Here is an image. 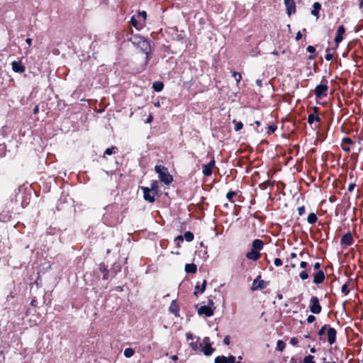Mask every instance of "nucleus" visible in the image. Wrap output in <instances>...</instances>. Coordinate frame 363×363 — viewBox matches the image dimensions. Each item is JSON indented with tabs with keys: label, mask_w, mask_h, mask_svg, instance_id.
<instances>
[{
	"label": "nucleus",
	"mask_w": 363,
	"mask_h": 363,
	"mask_svg": "<svg viewBox=\"0 0 363 363\" xmlns=\"http://www.w3.org/2000/svg\"><path fill=\"white\" fill-rule=\"evenodd\" d=\"M125 38L126 40L131 42L137 48H140L142 52L145 53L146 60H149L151 46L147 39L140 35L133 34V30L131 28L127 30L125 35Z\"/></svg>",
	"instance_id": "nucleus-1"
},
{
	"label": "nucleus",
	"mask_w": 363,
	"mask_h": 363,
	"mask_svg": "<svg viewBox=\"0 0 363 363\" xmlns=\"http://www.w3.org/2000/svg\"><path fill=\"white\" fill-rule=\"evenodd\" d=\"M155 171L158 174L160 180L165 185H169L173 182V177L169 173L166 167L162 165H156Z\"/></svg>",
	"instance_id": "nucleus-2"
},
{
	"label": "nucleus",
	"mask_w": 363,
	"mask_h": 363,
	"mask_svg": "<svg viewBox=\"0 0 363 363\" xmlns=\"http://www.w3.org/2000/svg\"><path fill=\"white\" fill-rule=\"evenodd\" d=\"M329 89L328 79L323 77L320 84L317 85L313 91L317 99H321L328 95Z\"/></svg>",
	"instance_id": "nucleus-3"
},
{
	"label": "nucleus",
	"mask_w": 363,
	"mask_h": 363,
	"mask_svg": "<svg viewBox=\"0 0 363 363\" xmlns=\"http://www.w3.org/2000/svg\"><path fill=\"white\" fill-rule=\"evenodd\" d=\"M309 308L311 313L319 314L322 311V307L319 303V299L316 296H312L310 299Z\"/></svg>",
	"instance_id": "nucleus-4"
},
{
	"label": "nucleus",
	"mask_w": 363,
	"mask_h": 363,
	"mask_svg": "<svg viewBox=\"0 0 363 363\" xmlns=\"http://www.w3.org/2000/svg\"><path fill=\"white\" fill-rule=\"evenodd\" d=\"M354 240L350 232L344 234L340 240V245L342 248H345L348 246L353 245Z\"/></svg>",
	"instance_id": "nucleus-5"
},
{
	"label": "nucleus",
	"mask_w": 363,
	"mask_h": 363,
	"mask_svg": "<svg viewBox=\"0 0 363 363\" xmlns=\"http://www.w3.org/2000/svg\"><path fill=\"white\" fill-rule=\"evenodd\" d=\"M260 279H261V276L259 275L253 280V282H252V284L251 286L252 291H257L259 289H264V288H266L267 283L264 280Z\"/></svg>",
	"instance_id": "nucleus-6"
},
{
	"label": "nucleus",
	"mask_w": 363,
	"mask_h": 363,
	"mask_svg": "<svg viewBox=\"0 0 363 363\" xmlns=\"http://www.w3.org/2000/svg\"><path fill=\"white\" fill-rule=\"evenodd\" d=\"M345 33V28L343 25L340 26L337 28L336 35L335 37L334 41L335 43V49H337L339 46V44L343 40V35Z\"/></svg>",
	"instance_id": "nucleus-7"
},
{
	"label": "nucleus",
	"mask_w": 363,
	"mask_h": 363,
	"mask_svg": "<svg viewBox=\"0 0 363 363\" xmlns=\"http://www.w3.org/2000/svg\"><path fill=\"white\" fill-rule=\"evenodd\" d=\"M337 330L333 327H328L327 330V341L330 345H333L336 342Z\"/></svg>",
	"instance_id": "nucleus-8"
},
{
	"label": "nucleus",
	"mask_w": 363,
	"mask_h": 363,
	"mask_svg": "<svg viewBox=\"0 0 363 363\" xmlns=\"http://www.w3.org/2000/svg\"><path fill=\"white\" fill-rule=\"evenodd\" d=\"M313 113H311L308 116V123L310 125H312L314 122H320L321 119L318 115V111L319 110V108L317 106H314L313 108Z\"/></svg>",
	"instance_id": "nucleus-9"
},
{
	"label": "nucleus",
	"mask_w": 363,
	"mask_h": 363,
	"mask_svg": "<svg viewBox=\"0 0 363 363\" xmlns=\"http://www.w3.org/2000/svg\"><path fill=\"white\" fill-rule=\"evenodd\" d=\"M142 190L143 191V198L145 201H149L150 203H154L155 201V194L150 191V188L143 186Z\"/></svg>",
	"instance_id": "nucleus-10"
},
{
	"label": "nucleus",
	"mask_w": 363,
	"mask_h": 363,
	"mask_svg": "<svg viewBox=\"0 0 363 363\" xmlns=\"http://www.w3.org/2000/svg\"><path fill=\"white\" fill-rule=\"evenodd\" d=\"M286 9V13L289 16L296 13V4L294 0H284Z\"/></svg>",
	"instance_id": "nucleus-11"
},
{
	"label": "nucleus",
	"mask_w": 363,
	"mask_h": 363,
	"mask_svg": "<svg viewBox=\"0 0 363 363\" xmlns=\"http://www.w3.org/2000/svg\"><path fill=\"white\" fill-rule=\"evenodd\" d=\"M214 309L209 306H202L198 309L199 315H205L206 317H211L214 313Z\"/></svg>",
	"instance_id": "nucleus-12"
},
{
	"label": "nucleus",
	"mask_w": 363,
	"mask_h": 363,
	"mask_svg": "<svg viewBox=\"0 0 363 363\" xmlns=\"http://www.w3.org/2000/svg\"><path fill=\"white\" fill-rule=\"evenodd\" d=\"M354 141L349 137L343 138L342 140L341 147L343 151L350 152L351 151L350 145H354Z\"/></svg>",
	"instance_id": "nucleus-13"
},
{
	"label": "nucleus",
	"mask_w": 363,
	"mask_h": 363,
	"mask_svg": "<svg viewBox=\"0 0 363 363\" xmlns=\"http://www.w3.org/2000/svg\"><path fill=\"white\" fill-rule=\"evenodd\" d=\"M11 67L12 70L16 73H23L26 71V67L22 64L21 60L12 62Z\"/></svg>",
	"instance_id": "nucleus-14"
},
{
	"label": "nucleus",
	"mask_w": 363,
	"mask_h": 363,
	"mask_svg": "<svg viewBox=\"0 0 363 363\" xmlns=\"http://www.w3.org/2000/svg\"><path fill=\"white\" fill-rule=\"evenodd\" d=\"M325 279V273L323 270L319 269L316 273L313 275V283L315 284H320L323 282Z\"/></svg>",
	"instance_id": "nucleus-15"
},
{
	"label": "nucleus",
	"mask_w": 363,
	"mask_h": 363,
	"mask_svg": "<svg viewBox=\"0 0 363 363\" xmlns=\"http://www.w3.org/2000/svg\"><path fill=\"white\" fill-rule=\"evenodd\" d=\"M179 306L177 302V300H173L169 307V311L177 318L179 316Z\"/></svg>",
	"instance_id": "nucleus-16"
},
{
	"label": "nucleus",
	"mask_w": 363,
	"mask_h": 363,
	"mask_svg": "<svg viewBox=\"0 0 363 363\" xmlns=\"http://www.w3.org/2000/svg\"><path fill=\"white\" fill-rule=\"evenodd\" d=\"M99 270L103 274L104 280L108 279L109 269H108V266L104 262H101L99 264Z\"/></svg>",
	"instance_id": "nucleus-17"
},
{
	"label": "nucleus",
	"mask_w": 363,
	"mask_h": 363,
	"mask_svg": "<svg viewBox=\"0 0 363 363\" xmlns=\"http://www.w3.org/2000/svg\"><path fill=\"white\" fill-rule=\"evenodd\" d=\"M261 254L259 251L252 249L250 252H247L246 257L248 259L257 261L260 258Z\"/></svg>",
	"instance_id": "nucleus-18"
},
{
	"label": "nucleus",
	"mask_w": 363,
	"mask_h": 363,
	"mask_svg": "<svg viewBox=\"0 0 363 363\" xmlns=\"http://www.w3.org/2000/svg\"><path fill=\"white\" fill-rule=\"evenodd\" d=\"M206 280H203L202 284L200 285L198 282L195 286L194 295L198 296L199 294H203L206 289Z\"/></svg>",
	"instance_id": "nucleus-19"
},
{
	"label": "nucleus",
	"mask_w": 363,
	"mask_h": 363,
	"mask_svg": "<svg viewBox=\"0 0 363 363\" xmlns=\"http://www.w3.org/2000/svg\"><path fill=\"white\" fill-rule=\"evenodd\" d=\"M321 4L319 2H314L313 4V9L311 11V15L315 16L316 18H319V12L321 9Z\"/></svg>",
	"instance_id": "nucleus-20"
},
{
	"label": "nucleus",
	"mask_w": 363,
	"mask_h": 363,
	"mask_svg": "<svg viewBox=\"0 0 363 363\" xmlns=\"http://www.w3.org/2000/svg\"><path fill=\"white\" fill-rule=\"evenodd\" d=\"M252 249L259 251L262 250L264 247V242L260 239H255L252 242Z\"/></svg>",
	"instance_id": "nucleus-21"
},
{
	"label": "nucleus",
	"mask_w": 363,
	"mask_h": 363,
	"mask_svg": "<svg viewBox=\"0 0 363 363\" xmlns=\"http://www.w3.org/2000/svg\"><path fill=\"white\" fill-rule=\"evenodd\" d=\"M121 271V264L115 262L111 269V276L115 277L117 274V273L120 272Z\"/></svg>",
	"instance_id": "nucleus-22"
},
{
	"label": "nucleus",
	"mask_w": 363,
	"mask_h": 363,
	"mask_svg": "<svg viewBox=\"0 0 363 363\" xmlns=\"http://www.w3.org/2000/svg\"><path fill=\"white\" fill-rule=\"evenodd\" d=\"M152 89L155 91L160 92L164 89V84L160 81H156L152 84Z\"/></svg>",
	"instance_id": "nucleus-23"
},
{
	"label": "nucleus",
	"mask_w": 363,
	"mask_h": 363,
	"mask_svg": "<svg viewBox=\"0 0 363 363\" xmlns=\"http://www.w3.org/2000/svg\"><path fill=\"white\" fill-rule=\"evenodd\" d=\"M196 270H197V267L194 263H192V264H186L185 265V272L186 273L194 274V273L196 272Z\"/></svg>",
	"instance_id": "nucleus-24"
},
{
	"label": "nucleus",
	"mask_w": 363,
	"mask_h": 363,
	"mask_svg": "<svg viewBox=\"0 0 363 363\" xmlns=\"http://www.w3.org/2000/svg\"><path fill=\"white\" fill-rule=\"evenodd\" d=\"M335 48H328L325 50L326 52V55L325 56V59L327 60V61H330L333 60V52H335Z\"/></svg>",
	"instance_id": "nucleus-25"
},
{
	"label": "nucleus",
	"mask_w": 363,
	"mask_h": 363,
	"mask_svg": "<svg viewBox=\"0 0 363 363\" xmlns=\"http://www.w3.org/2000/svg\"><path fill=\"white\" fill-rule=\"evenodd\" d=\"M130 23L133 26H134L137 29H140L143 27V23H140L137 20L135 16H133L130 18Z\"/></svg>",
	"instance_id": "nucleus-26"
},
{
	"label": "nucleus",
	"mask_w": 363,
	"mask_h": 363,
	"mask_svg": "<svg viewBox=\"0 0 363 363\" xmlns=\"http://www.w3.org/2000/svg\"><path fill=\"white\" fill-rule=\"evenodd\" d=\"M215 351V349L212 347L211 345H204L203 348V352L206 356H210Z\"/></svg>",
	"instance_id": "nucleus-27"
},
{
	"label": "nucleus",
	"mask_w": 363,
	"mask_h": 363,
	"mask_svg": "<svg viewBox=\"0 0 363 363\" xmlns=\"http://www.w3.org/2000/svg\"><path fill=\"white\" fill-rule=\"evenodd\" d=\"M212 168L208 166V164H203L202 173L206 177H209L212 174Z\"/></svg>",
	"instance_id": "nucleus-28"
},
{
	"label": "nucleus",
	"mask_w": 363,
	"mask_h": 363,
	"mask_svg": "<svg viewBox=\"0 0 363 363\" xmlns=\"http://www.w3.org/2000/svg\"><path fill=\"white\" fill-rule=\"evenodd\" d=\"M150 191L154 193L155 195L158 196V191H159V185L157 181H152L151 183V186L150 188Z\"/></svg>",
	"instance_id": "nucleus-29"
},
{
	"label": "nucleus",
	"mask_w": 363,
	"mask_h": 363,
	"mask_svg": "<svg viewBox=\"0 0 363 363\" xmlns=\"http://www.w3.org/2000/svg\"><path fill=\"white\" fill-rule=\"evenodd\" d=\"M318 220V217L316 216L315 213H311L308 216V218H307V221L308 223L310 224H314L317 222Z\"/></svg>",
	"instance_id": "nucleus-30"
},
{
	"label": "nucleus",
	"mask_w": 363,
	"mask_h": 363,
	"mask_svg": "<svg viewBox=\"0 0 363 363\" xmlns=\"http://www.w3.org/2000/svg\"><path fill=\"white\" fill-rule=\"evenodd\" d=\"M237 194L238 192L236 191H229L226 194V198L230 203H235L234 197L237 196Z\"/></svg>",
	"instance_id": "nucleus-31"
},
{
	"label": "nucleus",
	"mask_w": 363,
	"mask_h": 363,
	"mask_svg": "<svg viewBox=\"0 0 363 363\" xmlns=\"http://www.w3.org/2000/svg\"><path fill=\"white\" fill-rule=\"evenodd\" d=\"M118 148L116 146H112L111 147L106 148L104 153V157H105V155H111L112 154L116 152V150H117Z\"/></svg>",
	"instance_id": "nucleus-32"
},
{
	"label": "nucleus",
	"mask_w": 363,
	"mask_h": 363,
	"mask_svg": "<svg viewBox=\"0 0 363 363\" xmlns=\"http://www.w3.org/2000/svg\"><path fill=\"white\" fill-rule=\"evenodd\" d=\"M135 354V351L133 348L128 347L125 349L123 354L125 357L130 358L133 357Z\"/></svg>",
	"instance_id": "nucleus-33"
},
{
	"label": "nucleus",
	"mask_w": 363,
	"mask_h": 363,
	"mask_svg": "<svg viewBox=\"0 0 363 363\" xmlns=\"http://www.w3.org/2000/svg\"><path fill=\"white\" fill-rule=\"evenodd\" d=\"M183 236L184 239H185L187 242H191L194 238V234L190 231L185 232Z\"/></svg>",
	"instance_id": "nucleus-34"
},
{
	"label": "nucleus",
	"mask_w": 363,
	"mask_h": 363,
	"mask_svg": "<svg viewBox=\"0 0 363 363\" xmlns=\"http://www.w3.org/2000/svg\"><path fill=\"white\" fill-rule=\"evenodd\" d=\"M233 123L235 124L234 130L235 131H239L243 128V123L241 121H238L235 119L233 121Z\"/></svg>",
	"instance_id": "nucleus-35"
},
{
	"label": "nucleus",
	"mask_w": 363,
	"mask_h": 363,
	"mask_svg": "<svg viewBox=\"0 0 363 363\" xmlns=\"http://www.w3.org/2000/svg\"><path fill=\"white\" fill-rule=\"evenodd\" d=\"M285 347L286 343L283 340H279L277 342V350L283 352Z\"/></svg>",
	"instance_id": "nucleus-36"
},
{
	"label": "nucleus",
	"mask_w": 363,
	"mask_h": 363,
	"mask_svg": "<svg viewBox=\"0 0 363 363\" xmlns=\"http://www.w3.org/2000/svg\"><path fill=\"white\" fill-rule=\"evenodd\" d=\"M328 327H330V325H327V324H325L324 325H323L318 332V335L323 336V335H325V332L328 329Z\"/></svg>",
	"instance_id": "nucleus-37"
},
{
	"label": "nucleus",
	"mask_w": 363,
	"mask_h": 363,
	"mask_svg": "<svg viewBox=\"0 0 363 363\" xmlns=\"http://www.w3.org/2000/svg\"><path fill=\"white\" fill-rule=\"evenodd\" d=\"M313 359L314 357L313 355L308 354L304 357L303 362L301 363H315Z\"/></svg>",
	"instance_id": "nucleus-38"
},
{
	"label": "nucleus",
	"mask_w": 363,
	"mask_h": 363,
	"mask_svg": "<svg viewBox=\"0 0 363 363\" xmlns=\"http://www.w3.org/2000/svg\"><path fill=\"white\" fill-rule=\"evenodd\" d=\"M138 18H142L143 23H145L147 18V13L145 11H139L137 14Z\"/></svg>",
	"instance_id": "nucleus-39"
},
{
	"label": "nucleus",
	"mask_w": 363,
	"mask_h": 363,
	"mask_svg": "<svg viewBox=\"0 0 363 363\" xmlns=\"http://www.w3.org/2000/svg\"><path fill=\"white\" fill-rule=\"evenodd\" d=\"M214 363H227L225 356H218L215 358Z\"/></svg>",
	"instance_id": "nucleus-40"
},
{
	"label": "nucleus",
	"mask_w": 363,
	"mask_h": 363,
	"mask_svg": "<svg viewBox=\"0 0 363 363\" xmlns=\"http://www.w3.org/2000/svg\"><path fill=\"white\" fill-rule=\"evenodd\" d=\"M341 291L345 296H347L350 293V290L348 289V284L347 283H345L342 286Z\"/></svg>",
	"instance_id": "nucleus-41"
},
{
	"label": "nucleus",
	"mask_w": 363,
	"mask_h": 363,
	"mask_svg": "<svg viewBox=\"0 0 363 363\" xmlns=\"http://www.w3.org/2000/svg\"><path fill=\"white\" fill-rule=\"evenodd\" d=\"M233 77H234L235 80L236 81L237 84H238L240 80L242 79V75L240 72H233Z\"/></svg>",
	"instance_id": "nucleus-42"
},
{
	"label": "nucleus",
	"mask_w": 363,
	"mask_h": 363,
	"mask_svg": "<svg viewBox=\"0 0 363 363\" xmlns=\"http://www.w3.org/2000/svg\"><path fill=\"white\" fill-rule=\"evenodd\" d=\"M308 273L306 270H303V271H301L300 273H299V277L302 279V280H306L308 278Z\"/></svg>",
	"instance_id": "nucleus-43"
},
{
	"label": "nucleus",
	"mask_w": 363,
	"mask_h": 363,
	"mask_svg": "<svg viewBox=\"0 0 363 363\" xmlns=\"http://www.w3.org/2000/svg\"><path fill=\"white\" fill-rule=\"evenodd\" d=\"M277 129V126L275 124L269 125L268 126L267 133L268 134L273 133H274L276 131Z\"/></svg>",
	"instance_id": "nucleus-44"
},
{
	"label": "nucleus",
	"mask_w": 363,
	"mask_h": 363,
	"mask_svg": "<svg viewBox=\"0 0 363 363\" xmlns=\"http://www.w3.org/2000/svg\"><path fill=\"white\" fill-rule=\"evenodd\" d=\"M227 363H235V357L233 355H229L228 357H225Z\"/></svg>",
	"instance_id": "nucleus-45"
},
{
	"label": "nucleus",
	"mask_w": 363,
	"mask_h": 363,
	"mask_svg": "<svg viewBox=\"0 0 363 363\" xmlns=\"http://www.w3.org/2000/svg\"><path fill=\"white\" fill-rule=\"evenodd\" d=\"M305 212H306V208H305L304 206H301L298 208V213L299 216L303 215L305 213Z\"/></svg>",
	"instance_id": "nucleus-46"
},
{
	"label": "nucleus",
	"mask_w": 363,
	"mask_h": 363,
	"mask_svg": "<svg viewBox=\"0 0 363 363\" xmlns=\"http://www.w3.org/2000/svg\"><path fill=\"white\" fill-rule=\"evenodd\" d=\"M274 264L277 267H280L282 265L283 262L281 259L279 258H275L274 260Z\"/></svg>",
	"instance_id": "nucleus-47"
},
{
	"label": "nucleus",
	"mask_w": 363,
	"mask_h": 363,
	"mask_svg": "<svg viewBox=\"0 0 363 363\" xmlns=\"http://www.w3.org/2000/svg\"><path fill=\"white\" fill-rule=\"evenodd\" d=\"M315 317L313 315H310L307 318V322L308 323H312L315 320Z\"/></svg>",
	"instance_id": "nucleus-48"
},
{
	"label": "nucleus",
	"mask_w": 363,
	"mask_h": 363,
	"mask_svg": "<svg viewBox=\"0 0 363 363\" xmlns=\"http://www.w3.org/2000/svg\"><path fill=\"white\" fill-rule=\"evenodd\" d=\"M298 342V340L295 337H291V340H290V344H291L293 346H296Z\"/></svg>",
	"instance_id": "nucleus-49"
},
{
	"label": "nucleus",
	"mask_w": 363,
	"mask_h": 363,
	"mask_svg": "<svg viewBox=\"0 0 363 363\" xmlns=\"http://www.w3.org/2000/svg\"><path fill=\"white\" fill-rule=\"evenodd\" d=\"M191 348L193 350H196L198 349V343L197 342H191L190 344H189Z\"/></svg>",
	"instance_id": "nucleus-50"
},
{
	"label": "nucleus",
	"mask_w": 363,
	"mask_h": 363,
	"mask_svg": "<svg viewBox=\"0 0 363 363\" xmlns=\"http://www.w3.org/2000/svg\"><path fill=\"white\" fill-rule=\"evenodd\" d=\"M306 50H307V52H308L310 53H314L315 52V47H313L312 45H308L306 48Z\"/></svg>",
	"instance_id": "nucleus-51"
},
{
	"label": "nucleus",
	"mask_w": 363,
	"mask_h": 363,
	"mask_svg": "<svg viewBox=\"0 0 363 363\" xmlns=\"http://www.w3.org/2000/svg\"><path fill=\"white\" fill-rule=\"evenodd\" d=\"M230 342V337L229 335H226L223 339V343L225 345H229Z\"/></svg>",
	"instance_id": "nucleus-52"
},
{
	"label": "nucleus",
	"mask_w": 363,
	"mask_h": 363,
	"mask_svg": "<svg viewBox=\"0 0 363 363\" xmlns=\"http://www.w3.org/2000/svg\"><path fill=\"white\" fill-rule=\"evenodd\" d=\"M355 186H356L355 183H352V184H350L349 185V186H348V189H347L348 191H349V192H352V191L354 190V187H355Z\"/></svg>",
	"instance_id": "nucleus-53"
},
{
	"label": "nucleus",
	"mask_w": 363,
	"mask_h": 363,
	"mask_svg": "<svg viewBox=\"0 0 363 363\" xmlns=\"http://www.w3.org/2000/svg\"><path fill=\"white\" fill-rule=\"evenodd\" d=\"M204 345H211L210 342V338L208 337H205L203 340Z\"/></svg>",
	"instance_id": "nucleus-54"
},
{
	"label": "nucleus",
	"mask_w": 363,
	"mask_h": 363,
	"mask_svg": "<svg viewBox=\"0 0 363 363\" xmlns=\"http://www.w3.org/2000/svg\"><path fill=\"white\" fill-rule=\"evenodd\" d=\"M308 262H305V261H302V262H301V263H300V267H301V268H304V269H305V268H307V267H308Z\"/></svg>",
	"instance_id": "nucleus-55"
},
{
	"label": "nucleus",
	"mask_w": 363,
	"mask_h": 363,
	"mask_svg": "<svg viewBox=\"0 0 363 363\" xmlns=\"http://www.w3.org/2000/svg\"><path fill=\"white\" fill-rule=\"evenodd\" d=\"M207 164H208V166H209L210 167H211L213 169L215 166L214 159L213 158Z\"/></svg>",
	"instance_id": "nucleus-56"
},
{
	"label": "nucleus",
	"mask_w": 363,
	"mask_h": 363,
	"mask_svg": "<svg viewBox=\"0 0 363 363\" xmlns=\"http://www.w3.org/2000/svg\"><path fill=\"white\" fill-rule=\"evenodd\" d=\"M152 120H153V116L151 114H150L148 116L147 118L146 119L145 123H151L152 121Z\"/></svg>",
	"instance_id": "nucleus-57"
},
{
	"label": "nucleus",
	"mask_w": 363,
	"mask_h": 363,
	"mask_svg": "<svg viewBox=\"0 0 363 363\" xmlns=\"http://www.w3.org/2000/svg\"><path fill=\"white\" fill-rule=\"evenodd\" d=\"M301 38H302V34H301V31L297 32L296 35V40H299L301 39Z\"/></svg>",
	"instance_id": "nucleus-58"
},
{
	"label": "nucleus",
	"mask_w": 363,
	"mask_h": 363,
	"mask_svg": "<svg viewBox=\"0 0 363 363\" xmlns=\"http://www.w3.org/2000/svg\"><path fill=\"white\" fill-rule=\"evenodd\" d=\"M320 263L317 262L313 264V269H320Z\"/></svg>",
	"instance_id": "nucleus-59"
},
{
	"label": "nucleus",
	"mask_w": 363,
	"mask_h": 363,
	"mask_svg": "<svg viewBox=\"0 0 363 363\" xmlns=\"http://www.w3.org/2000/svg\"><path fill=\"white\" fill-rule=\"evenodd\" d=\"M183 240H184L183 235H178L174 240L175 242H177V241L182 242Z\"/></svg>",
	"instance_id": "nucleus-60"
},
{
	"label": "nucleus",
	"mask_w": 363,
	"mask_h": 363,
	"mask_svg": "<svg viewBox=\"0 0 363 363\" xmlns=\"http://www.w3.org/2000/svg\"><path fill=\"white\" fill-rule=\"evenodd\" d=\"M213 304H214L213 301L211 298H208L207 306H209L210 307H211L213 306Z\"/></svg>",
	"instance_id": "nucleus-61"
},
{
	"label": "nucleus",
	"mask_w": 363,
	"mask_h": 363,
	"mask_svg": "<svg viewBox=\"0 0 363 363\" xmlns=\"http://www.w3.org/2000/svg\"><path fill=\"white\" fill-rule=\"evenodd\" d=\"M186 338H187V340H192L193 339V335L191 333H186Z\"/></svg>",
	"instance_id": "nucleus-62"
},
{
	"label": "nucleus",
	"mask_w": 363,
	"mask_h": 363,
	"mask_svg": "<svg viewBox=\"0 0 363 363\" xmlns=\"http://www.w3.org/2000/svg\"><path fill=\"white\" fill-rule=\"evenodd\" d=\"M26 42L28 45V46H30L31 45V43H32V39L28 38H26Z\"/></svg>",
	"instance_id": "nucleus-63"
},
{
	"label": "nucleus",
	"mask_w": 363,
	"mask_h": 363,
	"mask_svg": "<svg viewBox=\"0 0 363 363\" xmlns=\"http://www.w3.org/2000/svg\"><path fill=\"white\" fill-rule=\"evenodd\" d=\"M289 362L290 363H298L297 359L295 357H291Z\"/></svg>",
	"instance_id": "nucleus-64"
}]
</instances>
